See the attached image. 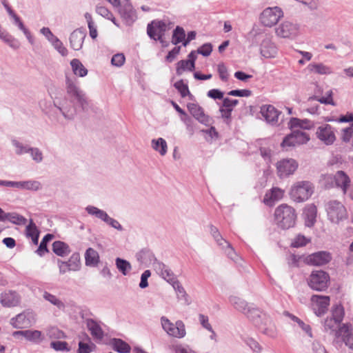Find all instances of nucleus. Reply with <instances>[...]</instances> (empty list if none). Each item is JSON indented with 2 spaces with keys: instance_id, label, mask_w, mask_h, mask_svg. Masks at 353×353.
Here are the masks:
<instances>
[{
  "instance_id": "obj_1",
  "label": "nucleus",
  "mask_w": 353,
  "mask_h": 353,
  "mask_svg": "<svg viewBox=\"0 0 353 353\" xmlns=\"http://www.w3.org/2000/svg\"><path fill=\"white\" fill-rule=\"evenodd\" d=\"M65 90L68 98L73 104L74 110L72 112H69L70 111H65V108L57 106L55 104L54 105L66 119H73L78 108L81 109L83 112H87L91 108L90 101L88 99L85 93L78 85L76 79H71L66 76Z\"/></svg>"
},
{
  "instance_id": "obj_2",
  "label": "nucleus",
  "mask_w": 353,
  "mask_h": 353,
  "mask_svg": "<svg viewBox=\"0 0 353 353\" xmlns=\"http://www.w3.org/2000/svg\"><path fill=\"white\" fill-rule=\"evenodd\" d=\"M298 214L296 210L286 203L278 205L274 212V222L281 230H288L296 225Z\"/></svg>"
},
{
  "instance_id": "obj_3",
  "label": "nucleus",
  "mask_w": 353,
  "mask_h": 353,
  "mask_svg": "<svg viewBox=\"0 0 353 353\" xmlns=\"http://www.w3.org/2000/svg\"><path fill=\"white\" fill-rule=\"evenodd\" d=\"M313 192L314 187L310 181H299L292 186L290 196L294 202L301 203L307 201Z\"/></svg>"
},
{
  "instance_id": "obj_4",
  "label": "nucleus",
  "mask_w": 353,
  "mask_h": 353,
  "mask_svg": "<svg viewBox=\"0 0 353 353\" xmlns=\"http://www.w3.org/2000/svg\"><path fill=\"white\" fill-rule=\"evenodd\" d=\"M330 275L323 270H313L307 279L308 286L317 292L325 291L329 286Z\"/></svg>"
},
{
  "instance_id": "obj_5",
  "label": "nucleus",
  "mask_w": 353,
  "mask_h": 353,
  "mask_svg": "<svg viewBox=\"0 0 353 353\" xmlns=\"http://www.w3.org/2000/svg\"><path fill=\"white\" fill-rule=\"evenodd\" d=\"M326 211L328 219L332 222L338 223L347 218V210L345 206L336 200L330 201L326 204Z\"/></svg>"
},
{
  "instance_id": "obj_6",
  "label": "nucleus",
  "mask_w": 353,
  "mask_h": 353,
  "mask_svg": "<svg viewBox=\"0 0 353 353\" xmlns=\"http://www.w3.org/2000/svg\"><path fill=\"white\" fill-rule=\"evenodd\" d=\"M36 322V314L31 310H26L10 319L11 325L16 329L31 327Z\"/></svg>"
},
{
  "instance_id": "obj_7",
  "label": "nucleus",
  "mask_w": 353,
  "mask_h": 353,
  "mask_svg": "<svg viewBox=\"0 0 353 353\" xmlns=\"http://www.w3.org/2000/svg\"><path fill=\"white\" fill-rule=\"evenodd\" d=\"M161 322L163 329L168 335L178 339H182L185 336V324L182 321L178 320L174 324L165 316H162Z\"/></svg>"
},
{
  "instance_id": "obj_8",
  "label": "nucleus",
  "mask_w": 353,
  "mask_h": 353,
  "mask_svg": "<svg viewBox=\"0 0 353 353\" xmlns=\"http://www.w3.org/2000/svg\"><path fill=\"white\" fill-rule=\"evenodd\" d=\"M283 16V12L279 7L267 8L261 12L260 21L264 26L272 27L276 25Z\"/></svg>"
},
{
  "instance_id": "obj_9",
  "label": "nucleus",
  "mask_w": 353,
  "mask_h": 353,
  "mask_svg": "<svg viewBox=\"0 0 353 353\" xmlns=\"http://www.w3.org/2000/svg\"><path fill=\"white\" fill-rule=\"evenodd\" d=\"M327 181H331V185H326V188H331L334 186L340 188L343 194H346L348 188L350 186V179L343 171L339 170L335 174H327L326 176Z\"/></svg>"
},
{
  "instance_id": "obj_10",
  "label": "nucleus",
  "mask_w": 353,
  "mask_h": 353,
  "mask_svg": "<svg viewBox=\"0 0 353 353\" xmlns=\"http://www.w3.org/2000/svg\"><path fill=\"white\" fill-rule=\"evenodd\" d=\"M336 130L331 125L323 123L316 130V138L325 145H332L336 140Z\"/></svg>"
},
{
  "instance_id": "obj_11",
  "label": "nucleus",
  "mask_w": 353,
  "mask_h": 353,
  "mask_svg": "<svg viewBox=\"0 0 353 353\" xmlns=\"http://www.w3.org/2000/svg\"><path fill=\"white\" fill-rule=\"evenodd\" d=\"M167 30V24L163 20H153L147 26V33L149 37L155 41H159L161 43L163 42V37Z\"/></svg>"
},
{
  "instance_id": "obj_12",
  "label": "nucleus",
  "mask_w": 353,
  "mask_h": 353,
  "mask_svg": "<svg viewBox=\"0 0 353 353\" xmlns=\"http://www.w3.org/2000/svg\"><path fill=\"white\" fill-rule=\"evenodd\" d=\"M119 13L125 23L131 26L137 19L136 10L129 0H122L120 5L117 6Z\"/></svg>"
},
{
  "instance_id": "obj_13",
  "label": "nucleus",
  "mask_w": 353,
  "mask_h": 353,
  "mask_svg": "<svg viewBox=\"0 0 353 353\" xmlns=\"http://www.w3.org/2000/svg\"><path fill=\"white\" fill-rule=\"evenodd\" d=\"M298 168L297 162L293 159H283L276 163L277 174L285 178L292 174Z\"/></svg>"
},
{
  "instance_id": "obj_14",
  "label": "nucleus",
  "mask_w": 353,
  "mask_h": 353,
  "mask_svg": "<svg viewBox=\"0 0 353 353\" xmlns=\"http://www.w3.org/2000/svg\"><path fill=\"white\" fill-rule=\"evenodd\" d=\"M330 298L328 296L312 295L311 302L312 309L318 316H321L327 311L330 305Z\"/></svg>"
},
{
  "instance_id": "obj_15",
  "label": "nucleus",
  "mask_w": 353,
  "mask_h": 353,
  "mask_svg": "<svg viewBox=\"0 0 353 353\" xmlns=\"http://www.w3.org/2000/svg\"><path fill=\"white\" fill-rule=\"evenodd\" d=\"M299 27L290 21H284L276 28V34L282 38H294L299 34Z\"/></svg>"
},
{
  "instance_id": "obj_16",
  "label": "nucleus",
  "mask_w": 353,
  "mask_h": 353,
  "mask_svg": "<svg viewBox=\"0 0 353 353\" xmlns=\"http://www.w3.org/2000/svg\"><path fill=\"white\" fill-rule=\"evenodd\" d=\"M332 260L331 254L326 251H319L308 255L306 263L311 265L322 266L327 264Z\"/></svg>"
},
{
  "instance_id": "obj_17",
  "label": "nucleus",
  "mask_w": 353,
  "mask_h": 353,
  "mask_svg": "<svg viewBox=\"0 0 353 353\" xmlns=\"http://www.w3.org/2000/svg\"><path fill=\"white\" fill-rule=\"evenodd\" d=\"M59 271L64 274L67 271H77L80 268V255L79 253H73L68 261L58 260Z\"/></svg>"
},
{
  "instance_id": "obj_18",
  "label": "nucleus",
  "mask_w": 353,
  "mask_h": 353,
  "mask_svg": "<svg viewBox=\"0 0 353 353\" xmlns=\"http://www.w3.org/2000/svg\"><path fill=\"white\" fill-rule=\"evenodd\" d=\"M20 301V295L14 290H6L0 295V303L5 307H16Z\"/></svg>"
},
{
  "instance_id": "obj_19",
  "label": "nucleus",
  "mask_w": 353,
  "mask_h": 353,
  "mask_svg": "<svg viewBox=\"0 0 353 353\" xmlns=\"http://www.w3.org/2000/svg\"><path fill=\"white\" fill-rule=\"evenodd\" d=\"M187 108L192 117L201 123L208 125L210 123V118L205 114L202 107L196 103H190L187 105Z\"/></svg>"
},
{
  "instance_id": "obj_20",
  "label": "nucleus",
  "mask_w": 353,
  "mask_h": 353,
  "mask_svg": "<svg viewBox=\"0 0 353 353\" xmlns=\"http://www.w3.org/2000/svg\"><path fill=\"white\" fill-rule=\"evenodd\" d=\"M256 327H258L261 332L270 338L274 339L277 336L276 328L271 318L268 315H264L263 321Z\"/></svg>"
},
{
  "instance_id": "obj_21",
  "label": "nucleus",
  "mask_w": 353,
  "mask_h": 353,
  "mask_svg": "<svg viewBox=\"0 0 353 353\" xmlns=\"http://www.w3.org/2000/svg\"><path fill=\"white\" fill-rule=\"evenodd\" d=\"M260 52L266 59L274 58L277 54L278 49L274 43L270 39L266 37L262 40Z\"/></svg>"
},
{
  "instance_id": "obj_22",
  "label": "nucleus",
  "mask_w": 353,
  "mask_h": 353,
  "mask_svg": "<svg viewBox=\"0 0 353 353\" xmlns=\"http://www.w3.org/2000/svg\"><path fill=\"white\" fill-rule=\"evenodd\" d=\"M86 32L81 29L74 30L70 36V47L74 50H79L82 48Z\"/></svg>"
},
{
  "instance_id": "obj_23",
  "label": "nucleus",
  "mask_w": 353,
  "mask_h": 353,
  "mask_svg": "<svg viewBox=\"0 0 353 353\" xmlns=\"http://www.w3.org/2000/svg\"><path fill=\"white\" fill-rule=\"evenodd\" d=\"M85 324L90 334L95 340H102L104 337V332L101 327L100 322L93 319H86Z\"/></svg>"
},
{
  "instance_id": "obj_24",
  "label": "nucleus",
  "mask_w": 353,
  "mask_h": 353,
  "mask_svg": "<svg viewBox=\"0 0 353 353\" xmlns=\"http://www.w3.org/2000/svg\"><path fill=\"white\" fill-rule=\"evenodd\" d=\"M155 270L170 284H172L178 280L171 269L161 261L156 263Z\"/></svg>"
},
{
  "instance_id": "obj_25",
  "label": "nucleus",
  "mask_w": 353,
  "mask_h": 353,
  "mask_svg": "<svg viewBox=\"0 0 353 353\" xmlns=\"http://www.w3.org/2000/svg\"><path fill=\"white\" fill-rule=\"evenodd\" d=\"M260 112L265 121L272 124H274L278 121L279 115L281 113L272 105H262Z\"/></svg>"
},
{
  "instance_id": "obj_26",
  "label": "nucleus",
  "mask_w": 353,
  "mask_h": 353,
  "mask_svg": "<svg viewBox=\"0 0 353 353\" xmlns=\"http://www.w3.org/2000/svg\"><path fill=\"white\" fill-rule=\"evenodd\" d=\"M284 195V190L278 187H274L268 191L263 197V203L272 206L275 201L281 200Z\"/></svg>"
},
{
  "instance_id": "obj_27",
  "label": "nucleus",
  "mask_w": 353,
  "mask_h": 353,
  "mask_svg": "<svg viewBox=\"0 0 353 353\" xmlns=\"http://www.w3.org/2000/svg\"><path fill=\"white\" fill-rule=\"evenodd\" d=\"M136 258L141 263H153L154 268H156V263L160 262L157 259L152 251L147 248L138 252L136 254Z\"/></svg>"
},
{
  "instance_id": "obj_28",
  "label": "nucleus",
  "mask_w": 353,
  "mask_h": 353,
  "mask_svg": "<svg viewBox=\"0 0 353 353\" xmlns=\"http://www.w3.org/2000/svg\"><path fill=\"white\" fill-rule=\"evenodd\" d=\"M316 214L317 208L314 204H309L305 208L303 216L305 219V224L307 227L311 228L314 226L316 223Z\"/></svg>"
},
{
  "instance_id": "obj_29",
  "label": "nucleus",
  "mask_w": 353,
  "mask_h": 353,
  "mask_svg": "<svg viewBox=\"0 0 353 353\" xmlns=\"http://www.w3.org/2000/svg\"><path fill=\"white\" fill-rule=\"evenodd\" d=\"M245 314L255 326L259 325L263 321L264 315H267L263 313L259 308L252 307V305L250 306Z\"/></svg>"
},
{
  "instance_id": "obj_30",
  "label": "nucleus",
  "mask_w": 353,
  "mask_h": 353,
  "mask_svg": "<svg viewBox=\"0 0 353 353\" xmlns=\"http://www.w3.org/2000/svg\"><path fill=\"white\" fill-rule=\"evenodd\" d=\"M52 251L56 255L64 257L70 253L71 250L66 243L61 241H55L52 243Z\"/></svg>"
},
{
  "instance_id": "obj_31",
  "label": "nucleus",
  "mask_w": 353,
  "mask_h": 353,
  "mask_svg": "<svg viewBox=\"0 0 353 353\" xmlns=\"http://www.w3.org/2000/svg\"><path fill=\"white\" fill-rule=\"evenodd\" d=\"M110 345L112 349L119 353H129L131 350L130 345L121 339H112Z\"/></svg>"
},
{
  "instance_id": "obj_32",
  "label": "nucleus",
  "mask_w": 353,
  "mask_h": 353,
  "mask_svg": "<svg viewBox=\"0 0 353 353\" xmlns=\"http://www.w3.org/2000/svg\"><path fill=\"white\" fill-rule=\"evenodd\" d=\"M229 301L231 305L236 310L243 313L244 314L250 306L245 300L237 296H230Z\"/></svg>"
},
{
  "instance_id": "obj_33",
  "label": "nucleus",
  "mask_w": 353,
  "mask_h": 353,
  "mask_svg": "<svg viewBox=\"0 0 353 353\" xmlns=\"http://www.w3.org/2000/svg\"><path fill=\"white\" fill-rule=\"evenodd\" d=\"M307 68L310 72L318 74H330L332 73V70L330 67L325 65L321 63H310L308 65Z\"/></svg>"
},
{
  "instance_id": "obj_34",
  "label": "nucleus",
  "mask_w": 353,
  "mask_h": 353,
  "mask_svg": "<svg viewBox=\"0 0 353 353\" xmlns=\"http://www.w3.org/2000/svg\"><path fill=\"white\" fill-rule=\"evenodd\" d=\"M85 265L88 266H95L99 261L98 252L92 248L86 250L85 253Z\"/></svg>"
},
{
  "instance_id": "obj_35",
  "label": "nucleus",
  "mask_w": 353,
  "mask_h": 353,
  "mask_svg": "<svg viewBox=\"0 0 353 353\" xmlns=\"http://www.w3.org/2000/svg\"><path fill=\"white\" fill-rule=\"evenodd\" d=\"M0 39L7 43L10 48L17 50L20 47V42L6 30L0 32Z\"/></svg>"
},
{
  "instance_id": "obj_36",
  "label": "nucleus",
  "mask_w": 353,
  "mask_h": 353,
  "mask_svg": "<svg viewBox=\"0 0 353 353\" xmlns=\"http://www.w3.org/2000/svg\"><path fill=\"white\" fill-rule=\"evenodd\" d=\"M25 339L33 343L39 344L44 340V336L39 330H26Z\"/></svg>"
},
{
  "instance_id": "obj_37",
  "label": "nucleus",
  "mask_w": 353,
  "mask_h": 353,
  "mask_svg": "<svg viewBox=\"0 0 353 353\" xmlns=\"http://www.w3.org/2000/svg\"><path fill=\"white\" fill-rule=\"evenodd\" d=\"M70 65L72 69V71L75 75H77L80 77H83L87 75L88 70L83 66L81 62L77 59H74L70 61Z\"/></svg>"
},
{
  "instance_id": "obj_38",
  "label": "nucleus",
  "mask_w": 353,
  "mask_h": 353,
  "mask_svg": "<svg viewBox=\"0 0 353 353\" xmlns=\"http://www.w3.org/2000/svg\"><path fill=\"white\" fill-rule=\"evenodd\" d=\"M174 87L180 93V95L182 98L188 97L190 100L193 99L194 96L190 92L188 84L184 83L183 79H180L178 81H176L174 84Z\"/></svg>"
},
{
  "instance_id": "obj_39",
  "label": "nucleus",
  "mask_w": 353,
  "mask_h": 353,
  "mask_svg": "<svg viewBox=\"0 0 353 353\" xmlns=\"http://www.w3.org/2000/svg\"><path fill=\"white\" fill-rule=\"evenodd\" d=\"M333 92L331 90L326 92V97H319V95H313L308 98V101H317L322 104L335 105V103L332 99Z\"/></svg>"
},
{
  "instance_id": "obj_40",
  "label": "nucleus",
  "mask_w": 353,
  "mask_h": 353,
  "mask_svg": "<svg viewBox=\"0 0 353 353\" xmlns=\"http://www.w3.org/2000/svg\"><path fill=\"white\" fill-rule=\"evenodd\" d=\"M152 147L154 150L159 152L161 156H164L167 152V143L163 138L152 139Z\"/></svg>"
},
{
  "instance_id": "obj_41",
  "label": "nucleus",
  "mask_w": 353,
  "mask_h": 353,
  "mask_svg": "<svg viewBox=\"0 0 353 353\" xmlns=\"http://www.w3.org/2000/svg\"><path fill=\"white\" fill-rule=\"evenodd\" d=\"M185 38V32L184 29L177 26L175 29L173 30L172 37V43L173 45H177L179 43H183Z\"/></svg>"
},
{
  "instance_id": "obj_42",
  "label": "nucleus",
  "mask_w": 353,
  "mask_h": 353,
  "mask_svg": "<svg viewBox=\"0 0 353 353\" xmlns=\"http://www.w3.org/2000/svg\"><path fill=\"white\" fill-rule=\"evenodd\" d=\"M54 238V235L52 234H46L43 238L42 239L39 248H37L36 252L40 256H42L44 255L45 253H47L49 252V250L48 249L47 245L48 243L52 240Z\"/></svg>"
},
{
  "instance_id": "obj_43",
  "label": "nucleus",
  "mask_w": 353,
  "mask_h": 353,
  "mask_svg": "<svg viewBox=\"0 0 353 353\" xmlns=\"http://www.w3.org/2000/svg\"><path fill=\"white\" fill-rule=\"evenodd\" d=\"M116 266L120 272L124 276L128 274L129 272L132 270V265L129 261L121 258L116 259Z\"/></svg>"
},
{
  "instance_id": "obj_44",
  "label": "nucleus",
  "mask_w": 353,
  "mask_h": 353,
  "mask_svg": "<svg viewBox=\"0 0 353 353\" xmlns=\"http://www.w3.org/2000/svg\"><path fill=\"white\" fill-rule=\"evenodd\" d=\"M43 297L45 300L49 301L53 305L57 307L59 310H64L65 305L64 303L58 299L56 296L48 292H44Z\"/></svg>"
},
{
  "instance_id": "obj_45",
  "label": "nucleus",
  "mask_w": 353,
  "mask_h": 353,
  "mask_svg": "<svg viewBox=\"0 0 353 353\" xmlns=\"http://www.w3.org/2000/svg\"><path fill=\"white\" fill-rule=\"evenodd\" d=\"M6 221L16 225H21L25 224L27 220L24 216L17 212H8L6 218Z\"/></svg>"
},
{
  "instance_id": "obj_46",
  "label": "nucleus",
  "mask_w": 353,
  "mask_h": 353,
  "mask_svg": "<svg viewBox=\"0 0 353 353\" xmlns=\"http://www.w3.org/2000/svg\"><path fill=\"white\" fill-rule=\"evenodd\" d=\"M288 316L294 322L297 323L299 327L310 336L312 337V328L310 325L305 324L302 320L294 314L288 312Z\"/></svg>"
},
{
  "instance_id": "obj_47",
  "label": "nucleus",
  "mask_w": 353,
  "mask_h": 353,
  "mask_svg": "<svg viewBox=\"0 0 353 353\" xmlns=\"http://www.w3.org/2000/svg\"><path fill=\"white\" fill-rule=\"evenodd\" d=\"M332 319L336 324H340L344 316V309L341 305H336L332 311Z\"/></svg>"
},
{
  "instance_id": "obj_48",
  "label": "nucleus",
  "mask_w": 353,
  "mask_h": 353,
  "mask_svg": "<svg viewBox=\"0 0 353 353\" xmlns=\"http://www.w3.org/2000/svg\"><path fill=\"white\" fill-rule=\"evenodd\" d=\"M292 132L297 145L306 143L310 140V136L306 132L299 130H294Z\"/></svg>"
},
{
  "instance_id": "obj_49",
  "label": "nucleus",
  "mask_w": 353,
  "mask_h": 353,
  "mask_svg": "<svg viewBox=\"0 0 353 353\" xmlns=\"http://www.w3.org/2000/svg\"><path fill=\"white\" fill-rule=\"evenodd\" d=\"M177 294L179 299H183L187 301L188 294L179 280L171 284Z\"/></svg>"
},
{
  "instance_id": "obj_50",
  "label": "nucleus",
  "mask_w": 353,
  "mask_h": 353,
  "mask_svg": "<svg viewBox=\"0 0 353 353\" xmlns=\"http://www.w3.org/2000/svg\"><path fill=\"white\" fill-rule=\"evenodd\" d=\"M12 143L16 148L15 152L17 155H22L23 154L30 152V149L31 147L29 145H23L16 139H12Z\"/></svg>"
},
{
  "instance_id": "obj_51",
  "label": "nucleus",
  "mask_w": 353,
  "mask_h": 353,
  "mask_svg": "<svg viewBox=\"0 0 353 353\" xmlns=\"http://www.w3.org/2000/svg\"><path fill=\"white\" fill-rule=\"evenodd\" d=\"M297 145L296 142V139H294V136L293 134V132L287 136H285L283 140V141L281 143V146L283 148H285L286 150L288 149V148L294 147Z\"/></svg>"
},
{
  "instance_id": "obj_52",
  "label": "nucleus",
  "mask_w": 353,
  "mask_h": 353,
  "mask_svg": "<svg viewBox=\"0 0 353 353\" xmlns=\"http://www.w3.org/2000/svg\"><path fill=\"white\" fill-rule=\"evenodd\" d=\"M309 242V240L302 234H298L292 240L290 247L292 248H300L306 245Z\"/></svg>"
},
{
  "instance_id": "obj_53",
  "label": "nucleus",
  "mask_w": 353,
  "mask_h": 353,
  "mask_svg": "<svg viewBox=\"0 0 353 353\" xmlns=\"http://www.w3.org/2000/svg\"><path fill=\"white\" fill-rule=\"evenodd\" d=\"M47 335L50 339H65V334L57 327H51L47 331Z\"/></svg>"
},
{
  "instance_id": "obj_54",
  "label": "nucleus",
  "mask_w": 353,
  "mask_h": 353,
  "mask_svg": "<svg viewBox=\"0 0 353 353\" xmlns=\"http://www.w3.org/2000/svg\"><path fill=\"white\" fill-rule=\"evenodd\" d=\"M23 190L37 191L41 188V183L35 180L23 181Z\"/></svg>"
},
{
  "instance_id": "obj_55",
  "label": "nucleus",
  "mask_w": 353,
  "mask_h": 353,
  "mask_svg": "<svg viewBox=\"0 0 353 353\" xmlns=\"http://www.w3.org/2000/svg\"><path fill=\"white\" fill-rule=\"evenodd\" d=\"M50 347L56 351H66L69 352L70 348L68 347V343L65 341H54L50 343Z\"/></svg>"
},
{
  "instance_id": "obj_56",
  "label": "nucleus",
  "mask_w": 353,
  "mask_h": 353,
  "mask_svg": "<svg viewBox=\"0 0 353 353\" xmlns=\"http://www.w3.org/2000/svg\"><path fill=\"white\" fill-rule=\"evenodd\" d=\"M170 348L174 352V353H196L188 345H183L182 344L172 345Z\"/></svg>"
},
{
  "instance_id": "obj_57",
  "label": "nucleus",
  "mask_w": 353,
  "mask_h": 353,
  "mask_svg": "<svg viewBox=\"0 0 353 353\" xmlns=\"http://www.w3.org/2000/svg\"><path fill=\"white\" fill-rule=\"evenodd\" d=\"M190 68V63L186 60H181L177 62L176 67V74L181 76L185 70H188Z\"/></svg>"
},
{
  "instance_id": "obj_58",
  "label": "nucleus",
  "mask_w": 353,
  "mask_h": 353,
  "mask_svg": "<svg viewBox=\"0 0 353 353\" xmlns=\"http://www.w3.org/2000/svg\"><path fill=\"white\" fill-rule=\"evenodd\" d=\"M199 320L201 325L203 326V327H204L205 329H206L207 330L210 332L212 334L215 335V332H214L212 325L209 323V319L207 316H205L203 314H200L199 315Z\"/></svg>"
},
{
  "instance_id": "obj_59",
  "label": "nucleus",
  "mask_w": 353,
  "mask_h": 353,
  "mask_svg": "<svg viewBox=\"0 0 353 353\" xmlns=\"http://www.w3.org/2000/svg\"><path fill=\"white\" fill-rule=\"evenodd\" d=\"M353 135V127L349 126L341 130V140L344 143H349Z\"/></svg>"
},
{
  "instance_id": "obj_60",
  "label": "nucleus",
  "mask_w": 353,
  "mask_h": 353,
  "mask_svg": "<svg viewBox=\"0 0 353 353\" xmlns=\"http://www.w3.org/2000/svg\"><path fill=\"white\" fill-rule=\"evenodd\" d=\"M217 71H218L220 79L223 81H225V82L228 81L229 74H228V69L223 63H219V65L217 66Z\"/></svg>"
},
{
  "instance_id": "obj_61",
  "label": "nucleus",
  "mask_w": 353,
  "mask_h": 353,
  "mask_svg": "<svg viewBox=\"0 0 353 353\" xmlns=\"http://www.w3.org/2000/svg\"><path fill=\"white\" fill-rule=\"evenodd\" d=\"M212 51V45L210 43H205L197 49L196 52L204 57H208L210 55Z\"/></svg>"
},
{
  "instance_id": "obj_62",
  "label": "nucleus",
  "mask_w": 353,
  "mask_h": 353,
  "mask_svg": "<svg viewBox=\"0 0 353 353\" xmlns=\"http://www.w3.org/2000/svg\"><path fill=\"white\" fill-rule=\"evenodd\" d=\"M26 235L28 237L39 235V231L32 220H30V223L26 226Z\"/></svg>"
},
{
  "instance_id": "obj_63",
  "label": "nucleus",
  "mask_w": 353,
  "mask_h": 353,
  "mask_svg": "<svg viewBox=\"0 0 353 353\" xmlns=\"http://www.w3.org/2000/svg\"><path fill=\"white\" fill-rule=\"evenodd\" d=\"M52 45L63 57H66L68 55V51L67 48L58 38L55 39L54 42L52 43Z\"/></svg>"
},
{
  "instance_id": "obj_64",
  "label": "nucleus",
  "mask_w": 353,
  "mask_h": 353,
  "mask_svg": "<svg viewBox=\"0 0 353 353\" xmlns=\"http://www.w3.org/2000/svg\"><path fill=\"white\" fill-rule=\"evenodd\" d=\"M29 153L35 162L40 163L43 161V154L38 148L31 147Z\"/></svg>"
}]
</instances>
